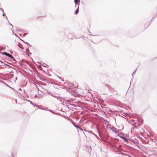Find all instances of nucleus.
Segmentation results:
<instances>
[{"instance_id":"nucleus-1","label":"nucleus","mask_w":157,"mask_h":157,"mask_svg":"<svg viewBox=\"0 0 157 157\" xmlns=\"http://www.w3.org/2000/svg\"><path fill=\"white\" fill-rule=\"evenodd\" d=\"M2 55H5L8 57H10L11 59L13 61L16 62V60L15 58L11 55L10 54L7 53L6 52H4L2 53Z\"/></svg>"},{"instance_id":"nucleus-2","label":"nucleus","mask_w":157,"mask_h":157,"mask_svg":"<svg viewBox=\"0 0 157 157\" xmlns=\"http://www.w3.org/2000/svg\"><path fill=\"white\" fill-rule=\"evenodd\" d=\"M132 121V122H133L132 124H134L135 125H136V123H138L139 124H137L138 125V126H140L143 123V120H142L140 122L139 121V120L136 119V121L134 120V119H133L132 118L131 119V120H130V121Z\"/></svg>"},{"instance_id":"nucleus-3","label":"nucleus","mask_w":157,"mask_h":157,"mask_svg":"<svg viewBox=\"0 0 157 157\" xmlns=\"http://www.w3.org/2000/svg\"><path fill=\"white\" fill-rule=\"evenodd\" d=\"M46 91L48 95H50L54 98L56 97V94L54 91L52 90L49 91L47 90H46Z\"/></svg>"},{"instance_id":"nucleus-4","label":"nucleus","mask_w":157,"mask_h":157,"mask_svg":"<svg viewBox=\"0 0 157 157\" xmlns=\"http://www.w3.org/2000/svg\"><path fill=\"white\" fill-rule=\"evenodd\" d=\"M68 37L69 39L73 40L75 38L74 34L70 33L68 35Z\"/></svg>"},{"instance_id":"nucleus-5","label":"nucleus","mask_w":157,"mask_h":157,"mask_svg":"<svg viewBox=\"0 0 157 157\" xmlns=\"http://www.w3.org/2000/svg\"><path fill=\"white\" fill-rule=\"evenodd\" d=\"M25 62L27 64H29V62L25 60L24 59H22L19 61V64L20 66H22V63Z\"/></svg>"},{"instance_id":"nucleus-6","label":"nucleus","mask_w":157,"mask_h":157,"mask_svg":"<svg viewBox=\"0 0 157 157\" xmlns=\"http://www.w3.org/2000/svg\"><path fill=\"white\" fill-rule=\"evenodd\" d=\"M74 2L75 5V8L76 7V6L78 5L79 6V5H80V0H74Z\"/></svg>"},{"instance_id":"nucleus-7","label":"nucleus","mask_w":157,"mask_h":157,"mask_svg":"<svg viewBox=\"0 0 157 157\" xmlns=\"http://www.w3.org/2000/svg\"><path fill=\"white\" fill-rule=\"evenodd\" d=\"M121 138L125 142H128V140L127 138L125 137L124 136H121Z\"/></svg>"},{"instance_id":"nucleus-8","label":"nucleus","mask_w":157,"mask_h":157,"mask_svg":"<svg viewBox=\"0 0 157 157\" xmlns=\"http://www.w3.org/2000/svg\"><path fill=\"white\" fill-rule=\"evenodd\" d=\"M18 46L19 47V48H21V50H23L24 49V48L23 47L22 45L19 43L18 44Z\"/></svg>"},{"instance_id":"nucleus-9","label":"nucleus","mask_w":157,"mask_h":157,"mask_svg":"<svg viewBox=\"0 0 157 157\" xmlns=\"http://www.w3.org/2000/svg\"><path fill=\"white\" fill-rule=\"evenodd\" d=\"M79 12V7L78 6V7L76 10L75 11V14H78Z\"/></svg>"},{"instance_id":"nucleus-10","label":"nucleus","mask_w":157,"mask_h":157,"mask_svg":"<svg viewBox=\"0 0 157 157\" xmlns=\"http://www.w3.org/2000/svg\"><path fill=\"white\" fill-rule=\"evenodd\" d=\"M71 122L73 124V125L77 129H78V125H76L75 123L74 122L72 121H71Z\"/></svg>"},{"instance_id":"nucleus-11","label":"nucleus","mask_w":157,"mask_h":157,"mask_svg":"<svg viewBox=\"0 0 157 157\" xmlns=\"http://www.w3.org/2000/svg\"><path fill=\"white\" fill-rule=\"evenodd\" d=\"M19 39L21 40L23 42H24V43H25V44H27L28 45H29L30 47H32V45L30 44H29L28 42H25V41H24L23 40H22V39H21L20 38H19Z\"/></svg>"},{"instance_id":"nucleus-12","label":"nucleus","mask_w":157,"mask_h":157,"mask_svg":"<svg viewBox=\"0 0 157 157\" xmlns=\"http://www.w3.org/2000/svg\"><path fill=\"white\" fill-rule=\"evenodd\" d=\"M117 136L121 138V136H123V135L122 132L117 134Z\"/></svg>"},{"instance_id":"nucleus-13","label":"nucleus","mask_w":157,"mask_h":157,"mask_svg":"<svg viewBox=\"0 0 157 157\" xmlns=\"http://www.w3.org/2000/svg\"><path fill=\"white\" fill-rule=\"evenodd\" d=\"M115 128H113V129H111V130H112V131H113V132H114L116 134H118V132L116 131V130H114V129H115Z\"/></svg>"},{"instance_id":"nucleus-14","label":"nucleus","mask_w":157,"mask_h":157,"mask_svg":"<svg viewBox=\"0 0 157 157\" xmlns=\"http://www.w3.org/2000/svg\"><path fill=\"white\" fill-rule=\"evenodd\" d=\"M4 65H6V66H7L8 67V68H12V67H12V66H10V65H8V64H6V63H4Z\"/></svg>"},{"instance_id":"nucleus-15","label":"nucleus","mask_w":157,"mask_h":157,"mask_svg":"<svg viewBox=\"0 0 157 157\" xmlns=\"http://www.w3.org/2000/svg\"><path fill=\"white\" fill-rule=\"evenodd\" d=\"M28 101L30 103V104L33 105L34 106H36L32 102V101L30 100H28Z\"/></svg>"},{"instance_id":"nucleus-16","label":"nucleus","mask_w":157,"mask_h":157,"mask_svg":"<svg viewBox=\"0 0 157 157\" xmlns=\"http://www.w3.org/2000/svg\"><path fill=\"white\" fill-rule=\"evenodd\" d=\"M55 98H57L58 99H62V98L60 96H56V97H55Z\"/></svg>"},{"instance_id":"nucleus-17","label":"nucleus","mask_w":157,"mask_h":157,"mask_svg":"<svg viewBox=\"0 0 157 157\" xmlns=\"http://www.w3.org/2000/svg\"><path fill=\"white\" fill-rule=\"evenodd\" d=\"M137 128L136 126H134L132 128V129H137Z\"/></svg>"},{"instance_id":"nucleus-18","label":"nucleus","mask_w":157,"mask_h":157,"mask_svg":"<svg viewBox=\"0 0 157 157\" xmlns=\"http://www.w3.org/2000/svg\"><path fill=\"white\" fill-rule=\"evenodd\" d=\"M114 151H115L116 152H120V151L119 150V149H117V151H115V150H114Z\"/></svg>"},{"instance_id":"nucleus-19","label":"nucleus","mask_w":157,"mask_h":157,"mask_svg":"<svg viewBox=\"0 0 157 157\" xmlns=\"http://www.w3.org/2000/svg\"><path fill=\"white\" fill-rule=\"evenodd\" d=\"M78 128L81 131H82V130H83V129L81 128H80L78 126Z\"/></svg>"},{"instance_id":"nucleus-20","label":"nucleus","mask_w":157,"mask_h":157,"mask_svg":"<svg viewBox=\"0 0 157 157\" xmlns=\"http://www.w3.org/2000/svg\"><path fill=\"white\" fill-rule=\"evenodd\" d=\"M49 111H50V112H51L52 113H53V114H55V113H53V111L52 110H48Z\"/></svg>"},{"instance_id":"nucleus-21","label":"nucleus","mask_w":157,"mask_h":157,"mask_svg":"<svg viewBox=\"0 0 157 157\" xmlns=\"http://www.w3.org/2000/svg\"><path fill=\"white\" fill-rule=\"evenodd\" d=\"M59 77V78L60 79H61L62 80L61 81H64V79H62L60 77Z\"/></svg>"},{"instance_id":"nucleus-22","label":"nucleus","mask_w":157,"mask_h":157,"mask_svg":"<svg viewBox=\"0 0 157 157\" xmlns=\"http://www.w3.org/2000/svg\"><path fill=\"white\" fill-rule=\"evenodd\" d=\"M0 9L1 10H2V12L3 13H4V10H3V9L2 8H0Z\"/></svg>"},{"instance_id":"nucleus-23","label":"nucleus","mask_w":157,"mask_h":157,"mask_svg":"<svg viewBox=\"0 0 157 157\" xmlns=\"http://www.w3.org/2000/svg\"><path fill=\"white\" fill-rule=\"evenodd\" d=\"M88 132H89V133H92L93 134V131H88Z\"/></svg>"},{"instance_id":"nucleus-24","label":"nucleus","mask_w":157,"mask_h":157,"mask_svg":"<svg viewBox=\"0 0 157 157\" xmlns=\"http://www.w3.org/2000/svg\"><path fill=\"white\" fill-rule=\"evenodd\" d=\"M121 154L122 155H127L128 156V155L123 153H121Z\"/></svg>"},{"instance_id":"nucleus-25","label":"nucleus","mask_w":157,"mask_h":157,"mask_svg":"<svg viewBox=\"0 0 157 157\" xmlns=\"http://www.w3.org/2000/svg\"><path fill=\"white\" fill-rule=\"evenodd\" d=\"M0 62L1 63H3L4 64V63H5L4 62H3V61H1L0 60Z\"/></svg>"},{"instance_id":"nucleus-26","label":"nucleus","mask_w":157,"mask_h":157,"mask_svg":"<svg viewBox=\"0 0 157 157\" xmlns=\"http://www.w3.org/2000/svg\"><path fill=\"white\" fill-rule=\"evenodd\" d=\"M27 33H24V34H23V36L24 37L26 35H27Z\"/></svg>"},{"instance_id":"nucleus-27","label":"nucleus","mask_w":157,"mask_h":157,"mask_svg":"<svg viewBox=\"0 0 157 157\" xmlns=\"http://www.w3.org/2000/svg\"><path fill=\"white\" fill-rule=\"evenodd\" d=\"M93 134L95 136H96V137H98V136H97V135H96L94 133H93Z\"/></svg>"},{"instance_id":"nucleus-28","label":"nucleus","mask_w":157,"mask_h":157,"mask_svg":"<svg viewBox=\"0 0 157 157\" xmlns=\"http://www.w3.org/2000/svg\"><path fill=\"white\" fill-rule=\"evenodd\" d=\"M5 15H6V14L5 13H3V14H2V16H4Z\"/></svg>"},{"instance_id":"nucleus-29","label":"nucleus","mask_w":157,"mask_h":157,"mask_svg":"<svg viewBox=\"0 0 157 157\" xmlns=\"http://www.w3.org/2000/svg\"><path fill=\"white\" fill-rule=\"evenodd\" d=\"M5 63H9L10 64H11H11H11V63H8L7 62V61H5Z\"/></svg>"},{"instance_id":"nucleus-30","label":"nucleus","mask_w":157,"mask_h":157,"mask_svg":"<svg viewBox=\"0 0 157 157\" xmlns=\"http://www.w3.org/2000/svg\"><path fill=\"white\" fill-rule=\"evenodd\" d=\"M28 50H29V47H28L27 49H26V51L27 52V51Z\"/></svg>"},{"instance_id":"nucleus-31","label":"nucleus","mask_w":157,"mask_h":157,"mask_svg":"<svg viewBox=\"0 0 157 157\" xmlns=\"http://www.w3.org/2000/svg\"><path fill=\"white\" fill-rule=\"evenodd\" d=\"M137 70V69H136L133 72V73H135L136 72V71Z\"/></svg>"},{"instance_id":"nucleus-32","label":"nucleus","mask_w":157,"mask_h":157,"mask_svg":"<svg viewBox=\"0 0 157 157\" xmlns=\"http://www.w3.org/2000/svg\"><path fill=\"white\" fill-rule=\"evenodd\" d=\"M29 53H27V56H29Z\"/></svg>"},{"instance_id":"nucleus-33","label":"nucleus","mask_w":157,"mask_h":157,"mask_svg":"<svg viewBox=\"0 0 157 157\" xmlns=\"http://www.w3.org/2000/svg\"><path fill=\"white\" fill-rule=\"evenodd\" d=\"M14 34V35L15 36H17V35L16 34H15V33H14V34Z\"/></svg>"},{"instance_id":"nucleus-34","label":"nucleus","mask_w":157,"mask_h":157,"mask_svg":"<svg viewBox=\"0 0 157 157\" xmlns=\"http://www.w3.org/2000/svg\"><path fill=\"white\" fill-rule=\"evenodd\" d=\"M42 66H43V67H46V66H45V65H43Z\"/></svg>"},{"instance_id":"nucleus-35","label":"nucleus","mask_w":157,"mask_h":157,"mask_svg":"<svg viewBox=\"0 0 157 157\" xmlns=\"http://www.w3.org/2000/svg\"><path fill=\"white\" fill-rule=\"evenodd\" d=\"M29 54H30V55H31V53H30V52H29Z\"/></svg>"},{"instance_id":"nucleus-36","label":"nucleus","mask_w":157,"mask_h":157,"mask_svg":"<svg viewBox=\"0 0 157 157\" xmlns=\"http://www.w3.org/2000/svg\"><path fill=\"white\" fill-rule=\"evenodd\" d=\"M75 92H76V90H75L74 91H73L74 93H75Z\"/></svg>"},{"instance_id":"nucleus-37","label":"nucleus","mask_w":157,"mask_h":157,"mask_svg":"<svg viewBox=\"0 0 157 157\" xmlns=\"http://www.w3.org/2000/svg\"><path fill=\"white\" fill-rule=\"evenodd\" d=\"M38 63H39V64H41V63L40 62H38Z\"/></svg>"},{"instance_id":"nucleus-38","label":"nucleus","mask_w":157,"mask_h":157,"mask_svg":"<svg viewBox=\"0 0 157 157\" xmlns=\"http://www.w3.org/2000/svg\"><path fill=\"white\" fill-rule=\"evenodd\" d=\"M31 59H32L33 62H34H34L33 61V59H32V58H31Z\"/></svg>"},{"instance_id":"nucleus-39","label":"nucleus","mask_w":157,"mask_h":157,"mask_svg":"<svg viewBox=\"0 0 157 157\" xmlns=\"http://www.w3.org/2000/svg\"><path fill=\"white\" fill-rule=\"evenodd\" d=\"M133 74H134V73H132V76H133Z\"/></svg>"},{"instance_id":"nucleus-40","label":"nucleus","mask_w":157,"mask_h":157,"mask_svg":"<svg viewBox=\"0 0 157 157\" xmlns=\"http://www.w3.org/2000/svg\"><path fill=\"white\" fill-rule=\"evenodd\" d=\"M35 97H37V95H35Z\"/></svg>"},{"instance_id":"nucleus-41","label":"nucleus","mask_w":157,"mask_h":157,"mask_svg":"<svg viewBox=\"0 0 157 157\" xmlns=\"http://www.w3.org/2000/svg\"><path fill=\"white\" fill-rule=\"evenodd\" d=\"M10 25L12 26H13V25H12L11 23H10Z\"/></svg>"},{"instance_id":"nucleus-42","label":"nucleus","mask_w":157,"mask_h":157,"mask_svg":"<svg viewBox=\"0 0 157 157\" xmlns=\"http://www.w3.org/2000/svg\"><path fill=\"white\" fill-rule=\"evenodd\" d=\"M4 66V67H5V68L6 67V66Z\"/></svg>"},{"instance_id":"nucleus-43","label":"nucleus","mask_w":157,"mask_h":157,"mask_svg":"<svg viewBox=\"0 0 157 157\" xmlns=\"http://www.w3.org/2000/svg\"><path fill=\"white\" fill-rule=\"evenodd\" d=\"M15 101H16V102H17V100L16 99V100Z\"/></svg>"},{"instance_id":"nucleus-44","label":"nucleus","mask_w":157,"mask_h":157,"mask_svg":"<svg viewBox=\"0 0 157 157\" xmlns=\"http://www.w3.org/2000/svg\"><path fill=\"white\" fill-rule=\"evenodd\" d=\"M106 86H108V85H106Z\"/></svg>"},{"instance_id":"nucleus-45","label":"nucleus","mask_w":157,"mask_h":157,"mask_svg":"<svg viewBox=\"0 0 157 157\" xmlns=\"http://www.w3.org/2000/svg\"><path fill=\"white\" fill-rule=\"evenodd\" d=\"M21 35H22V34H20V36H21Z\"/></svg>"}]
</instances>
